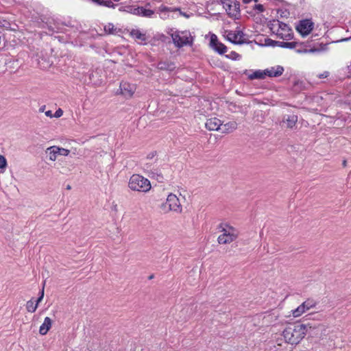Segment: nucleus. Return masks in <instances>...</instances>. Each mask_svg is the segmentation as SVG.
<instances>
[{
	"instance_id": "obj_15",
	"label": "nucleus",
	"mask_w": 351,
	"mask_h": 351,
	"mask_svg": "<svg viewBox=\"0 0 351 351\" xmlns=\"http://www.w3.org/2000/svg\"><path fill=\"white\" fill-rule=\"evenodd\" d=\"M244 74H245L248 79L250 80H255V79H265L266 77L265 75V70H256V71H248L245 70L244 71Z\"/></svg>"
},
{
	"instance_id": "obj_27",
	"label": "nucleus",
	"mask_w": 351,
	"mask_h": 351,
	"mask_svg": "<svg viewBox=\"0 0 351 351\" xmlns=\"http://www.w3.org/2000/svg\"><path fill=\"white\" fill-rule=\"evenodd\" d=\"M278 46L282 47V48H289V49H293L296 48L298 43L297 42H277Z\"/></svg>"
},
{
	"instance_id": "obj_34",
	"label": "nucleus",
	"mask_w": 351,
	"mask_h": 351,
	"mask_svg": "<svg viewBox=\"0 0 351 351\" xmlns=\"http://www.w3.org/2000/svg\"><path fill=\"white\" fill-rule=\"evenodd\" d=\"M226 57L233 60H238L241 58V56L235 51H231L229 54L226 55Z\"/></svg>"
},
{
	"instance_id": "obj_31",
	"label": "nucleus",
	"mask_w": 351,
	"mask_h": 351,
	"mask_svg": "<svg viewBox=\"0 0 351 351\" xmlns=\"http://www.w3.org/2000/svg\"><path fill=\"white\" fill-rule=\"evenodd\" d=\"M104 31L110 34H113L116 33L117 28L112 23H108L104 27Z\"/></svg>"
},
{
	"instance_id": "obj_23",
	"label": "nucleus",
	"mask_w": 351,
	"mask_h": 351,
	"mask_svg": "<svg viewBox=\"0 0 351 351\" xmlns=\"http://www.w3.org/2000/svg\"><path fill=\"white\" fill-rule=\"evenodd\" d=\"M304 310L306 311L314 308L317 305V302L312 298H308L302 303Z\"/></svg>"
},
{
	"instance_id": "obj_8",
	"label": "nucleus",
	"mask_w": 351,
	"mask_h": 351,
	"mask_svg": "<svg viewBox=\"0 0 351 351\" xmlns=\"http://www.w3.org/2000/svg\"><path fill=\"white\" fill-rule=\"evenodd\" d=\"M313 28V23L308 20L305 19L300 21L296 27L297 31L302 36H305L308 35Z\"/></svg>"
},
{
	"instance_id": "obj_1",
	"label": "nucleus",
	"mask_w": 351,
	"mask_h": 351,
	"mask_svg": "<svg viewBox=\"0 0 351 351\" xmlns=\"http://www.w3.org/2000/svg\"><path fill=\"white\" fill-rule=\"evenodd\" d=\"M314 327L311 324L288 326L282 331V336L286 343L296 346L305 337L308 330Z\"/></svg>"
},
{
	"instance_id": "obj_17",
	"label": "nucleus",
	"mask_w": 351,
	"mask_h": 351,
	"mask_svg": "<svg viewBox=\"0 0 351 351\" xmlns=\"http://www.w3.org/2000/svg\"><path fill=\"white\" fill-rule=\"evenodd\" d=\"M319 51V49L315 47L308 48L307 45L303 43H298L296 47V52L299 53H317Z\"/></svg>"
},
{
	"instance_id": "obj_24",
	"label": "nucleus",
	"mask_w": 351,
	"mask_h": 351,
	"mask_svg": "<svg viewBox=\"0 0 351 351\" xmlns=\"http://www.w3.org/2000/svg\"><path fill=\"white\" fill-rule=\"evenodd\" d=\"M285 122L287 123V127L293 128L298 122V116L295 114L288 115L285 118Z\"/></svg>"
},
{
	"instance_id": "obj_13",
	"label": "nucleus",
	"mask_w": 351,
	"mask_h": 351,
	"mask_svg": "<svg viewBox=\"0 0 351 351\" xmlns=\"http://www.w3.org/2000/svg\"><path fill=\"white\" fill-rule=\"evenodd\" d=\"M133 14L145 18H153L155 12L152 10L138 6L136 8V10H133Z\"/></svg>"
},
{
	"instance_id": "obj_28",
	"label": "nucleus",
	"mask_w": 351,
	"mask_h": 351,
	"mask_svg": "<svg viewBox=\"0 0 351 351\" xmlns=\"http://www.w3.org/2000/svg\"><path fill=\"white\" fill-rule=\"evenodd\" d=\"M175 67L174 64L172 62H160L158 63V68L161 70L172 71Z\"/></svg>"
},
{
	"instance_id": "obj_7",
	"label": "nucleus",
	"mask_w": 351,
	"mask_h": 351,
	"mask_svg": "<svg viewBox=\"0 0 351 351\" xmlns=\"http://www.w3.org/2000/svg\"><path fill=\"white\" fill-rule=\"evenodd\" d=\"M243 33L239 30H234V31H226L224 33V36L226 38L234 43V44H242L244 43V38H243Z\"/></svg>"
},
{
	"instance_id": "obj_20",
	"label": "nucleus",
	"mask_w": 351,
	"mask_h": 351,
	"mask_svg": "<svg viewBox=\"0 0 351 351\" xmlns=\"http://www.w3.org/2000/svg\"><path fill=\"white\" fill-rule=\"evenodd\" d=\"M237 128V123L235 121H230L225 124H222L220 130L222 133H230L234 131Z\"/></svg>"
},
{
	"instance_id": "obj_9",
	"label": "nucleus",
	"mask_w": 351,
	"mask_h": 351,
	"mask_svg": "<svg viewBox=\"0 0 351 351\" xmlns=\"http://www.w3.org/2000/svg\"><path fill=\"white\" fill-rule=\"evenodd\" d=\"M210 47L219 54H223L227 51V47L218 40L217 36L212 34L210 39Z\"/></svg>"
},
{
	"instance_id": "obj_16",
	"label": "nucleus",
	"mask_w": 351,
	"mask_h": 351,
	"mask_svg": "<svg viewBox=\"0 0 351 351\" xmlns=\"http://www.w3.org/2000/svg\"><path fill=\"white\" fill-rule=\"evenodd\" d=\"M130 36L139 43H143L147 40L146 34L138 29H132L129 33Z\"/></svg>"
},
{
	"instance_id": "obj_25",
	"label": "nucleus",
	"mask_w": 351,
	"mask_h": 351,
	"mask_svg": "<svg viewBox=\"0 0 351 351\" xmlns=\"http://www.w3.org/2000/svg\"><path fill=\"white\" fill-rule=\"evenodd\" d=\"M291 315L294 318H298L306 313L302 304L299 305L296 308L291 311Z\"/></svg>"
},
{
	"instance_id": "obj_11",
	"label": "nucleus",
	"mask_w": 351,
	"mask_h": 351,
	"mask_svg": "<svg viewBox=\"0 0 351 351\" xmlns=\"http://www.w3.org/2000/svg\"><path fill=\"white\" fill-rule=\"evenodd\" d=\"M205 126L210 131H219L222 126V121L217 117H212L207 119Z\"/></svg>"
},
{
	"instance_id": "obj_5",
	"label": "nucleus",
	"mask_w": 351,
	"mask_h": 351,
	"mask_svg": "<svg viewBox=\"0 0 351 351\" xmlns=\"http://www.w3.org/2000/svg\"><path fill=\"white\" fill-rule=\"evenodd\" d=\"M173 42L177 47L193 44V37L189 31H175L171 34Z\"/></svg>"
},
{
	"instance_id": "obj_37",
	"label": "nucleus",
	"mask_w": 351,
	"mask_h": 351,
	"mask_svg": "<svg viewBox=\"0 0 351 351\" xmlns=\"http://www.w3.org/2000/svg\"><path fill=\"white\" fill-rule=\"evenodd\" d=\"M63 114V111L61 108H58L56 112L53 114V117L59 118L62 117Z\"/></svg>"
},
{
	"instance_id": "obj_14",
	"label": "nucleus",
	"mask_w": 351,
	"mask_h": 351,
	"mask_svg": "<svg viewBox=\"0 0 351 351\" xmlns=\"http://www.w3.org/2000/svg\"><path fill=\"white\" fill-rule=\"evenodd\" d=\"M293 36L291 29L283 23L278 33V38L283 40H290Z\"/></svg>"
},
{
	"instance_id": "obj_4",
	"label": "nucleus",
	"mask_w": 351,
	"mask_h": 351,
	"mask_svg": "<svg viewBox=\"0 0 351 351\" xmlns=\"http://www.w3.org/2000/svg\"><path fill=\"white\" fill-rule=\"evenodd\" d=\"M160 208L165 213L172 212L180 214L183 210L180 199L176 194L171 193L167 195L166 201L161 204Z\"/></svg>"
},
{
	"instance_id": "obj_45",
	"label": "nucleus",
	"mask_w": 351,
	"mask_h": 351,
	"mask_svg": "<svg viewBox=\"0 0 351 351\" xmlns=\"http://www.w3.org/2000/svg\"><path fill=\"white\" fill-rule=\"evenodd\" d=\"M348 38H346V39H343V40L346 41V40H348Z\"/></svg>"
},
{
	"instance_id": "obj_35",
	"label": "nucleus",
	"mask_w": 351,
	"mask_h": 351,
	"mask_svg": "<svg viewBox=\"0 0 351 351\" xmlns=\"http://www.w3.org/2000/svg\"><path fill=\"white\" fill-rule=\"evenodd\" d=\"M58 151L59 153V156H67L70 153V150L65 149V148L60 147L58 146Z\"/></svg>"
},
{
	"instance_id": "obj_32",
	"label": "nucleus",
	"mask_w": 351,
	"mask_h": 351,
	"mask_svg": "<svg viewBox=\"0 0 351 351\" xmlns=\"http://www.w3.org/2000/svg\"><path fill=\"white\" fill-rule=\"evenodd\" d=\"M8 166L7 160L4 156L0 155V169L5 171Z\"/></svg>"
},
{
	"instance_id": "obj_6",
	"label": "nucleus",
	"mask_w": 351,
	"mask_h": 351,
	"mask_svg": "<svg viewBox=\"0 0 351 351\" xmlns=\"http://www.w3.org/2000/svg\"><path fill=\"white\" fill-rule=\"evenodd\" d=\"M227 14L233 19H238L240 16V4L236 0H219Z\"/></svg>"
},
{
	"instance_id": "obj_2",
	"label": "nucleus",
	"mask_w": 351,
	"mask_h": 351,
	"mask_svg": "<svg viewBox=\"0 0 351 351\" xmlns=\"http://www.w3.org/2000/svg\"><path fill=\"white\" fill-rule=\"evenodd\" d=\"M218 230L221 234L217 237V242L220 245L230 244L235 241L239 236V230L227 222L219 223Z\"/></svg>"
},
{
	"instance_id": "obj_26",
	"label": "nucleus",
	"mask_w": 351,
	"mask_h": 351,
	"mask_svg": "<svg viewBox=\"0 0 351 351\" xmlns=\"http://www.w3.org/2000/svg\"><path fill=\"white\" fill-rule=\"evenodd\" d=\"M38 306V305L33 299L28 300L25 304L26 310L29 313H34L36 311Z\"/></svg>"
},
{
	"instance_id": "obj_21",
	"label": "nucleus",
	"mask_w": 351,
	"mask_h": 351,
	"mask_svg": "<svg viewBox=\"0 0 351 351\" xmlns=\"http://www.w3.org/2000/svg\"><path fill=\"white\" fill-rule=\"evenodd\" d=\"M46 154H47L49 160L53 162L55 161L59 156L58 146H51L48 147L46 149Z\"/></svg>"
},
{
	"instance_id": "obj_33",
	"label": "nucleus",
	"mask_w": 351,
	"mask_h": 351,
	"mask_svg": "<svg viewBox=\"0 0 351 351\" xmlns=\"http://www.w3.org/2000/svg\"><path fill=\"white\" fill-rule=\"evenodd\" d=\"M136 7L132 6V5L121 7V8H119V11H121V12H128V13H130V14H133V10H136Z\"/></svg>"
},
{
	"instance_id": "obj_10",
	"label": "nucleus",
	"mask_w": 351,
	"mask_h": 351,
	"mask_svg": "<svg viewBox=\"0 0 351 351\" xmlns=\"http://www.w3.org/2000/svg\"><path fill=\"white\" fill-rule=\"evenodd\" d=\"M121 94L126 97H132L136 90V86L128 82H121L120 84Z\"/></svg>"
},
{
	"instance_id": "obj_19",
	"label": "nucleus",
	"mask_w": 351,
	"mask_h": 351,
	"mask_svg": "<svg viewBox=\"0 0 351 351\" xmlns=\"http://www.w3.org/2000/svg\"><path fill=\"white\" fill-rule=\"evenodd\" d=\"M52 326V320L49 317H46L44 319L43 323L41 324L39 328V332L42 335H46Z\"/></svg>"
},
{
	"instance_id": "obj_36",
	"label": "nucleus",
	"mask_w": 351,
	"mask_h": 351,
	"mask_svg": "<svg viewBox=\"0 0 351 351\" xmlns=\"http://www.w3.org/2000/svg\"><path fill=\"white\" fill-rule=\"evenodd\" d=\"M255 13L258 14L264 11V7L261 4H255L253 7Z\"/></svg>"
},
{
	"instance_id": "obj_43",
	"label": "nucleus",
	"mask_w": 351,
	"mask_h": 351,
	"mask_svg": "<svg viewBox=\"0 0 351 351\" xmlns=\"http://www.w3.org/2000/svg\"><path fill=\"white\" fill-rule=\"evenodd\" d=\"M153 278H154V275H151L150 276H149V278H149V280H151V279H152Z\"/></svg>"
},
{
	"instance_id": "obj_38",
	"label": "nucleus",
	"mask_w": 351,
	"mask_h": 351,
	"mask_svg": "<svg viewBox=\"0 0 351 351\" xmlns=\"http://www.w3.org/2000/svg\"><path fill=\"white\" fill-rule=\"evenodd\" d=\"M43 297H44V288H43L42 291H40V296L38 297V298L35 300L36 303L38 305L40 304V302L43 300Z\"/></svg>"
},
{
	"instance_id": "obj_30",
	"label": "nucleus",
	"mask_w": 351,
	"mask_h": 351,
	"mask_svg": "<svg viewBox=\"0 0 351 351\" xmlns=\"http://www.w3.org/2000/svg\"><path fill=\"white\" fill-rule=\"evenodd\" d=\"M148 176L152 178L156 179L158 182H162L163 180V176L161 173H156L153 170L148 171Z\"/></svg>"
},
{
	"instance_id": "obj_18",
	"label": "nucleus",
	"mask_w": 351,
	"mask_h": 351,
	"mask_svg": "<svg viewBox=\"0 0 351 351\" xmlns=\"http://www.w3.org/2000/svg\"><path fill=\"white\" fill-rule=\"evenodd\" d=\"M177 10H180L178 8H169L165 5H160L158 8V12L160 14V16L162 19H166L169 17V12H176Z\"/></svg>"
},
{
	"instance_id": "obj_40",
	"label": "nucleus",
	"mask_w": 351,
	"mask_h": 351,
	"mask_svg": "<svg viewBox=\"0 0 351 351\" xmlns=\"http://www.w3.org/2000/svg\"><path fill=\"white\" fill-rule=\"evenodd\" d=\"M45 115L48 117H53V114L51 110H47L45 112Z\"/></svg>"
},
{
	"instance_id": "obj_39",
	"label": "nucleus",
	"mask_w": 351,
	"mask_h": 351,
	"mask_svg": "<svg viewBox=\"0 0 351 351\" xmlns=\"http://www.w3.org/2000/svg\"><path fill=\"white\" fill-rule=\"evenodd\" d=\"M329 75V73L328 71H325L323 73L319 75V78H325L327 77Z\"/></svg>"
},
{
	"instance_id": "obj_22",
	"label": "nucleus",
	"mask_w": 351,
	"mask_h": 351,
	"mask_svg": "<svg viewBox=\"0 0 351 351\" xmlns=\"http://www.w3.org/2000/svg\"><path fill=\"white\" fill-rule=\"evenodd\" d=\"M282 24L283 23L279 21L278 20H274L273 21H271L269 23L270 30L273 34H276L278 38L280 29L282 27Z\"/></svg>"
},
{
	"instance_id": "obj_42",
	"label": "nucleus",
	"mask_w": 351,
	"mask_h": 351,
	"mask_svg": "<svg viewBox=\"0 0 351 351\" xmlns=\"http://www.w3.org/2000/svg\"><path fill=\"white\" fill-rule=\"evenodd\" d=\"M346 164H347L346 160H343V167H346Z\"/></svg>"
},
{
	"instance_id": "obj_3",
	"label": "nucleus",
	"mask_w": 351,
	"mask_h": 351,
	"mask_svg": "<svg viewBox=\"0 0 351 351\" xmlns=\"http://www.w3.org/2000/svg\"><path fill=\"white\" fill-rule=\"evenodd\" d=\"M128 188L134 192L148 193L152 189L150 181L140 174H133L130 176L128 184Z\"/></svg>"
},
{
	"instance_id": "obj_44",
	"label": "nucleus",
	"mask_w": 351,
	"mask_h": 351,
	"mask_svg": "<svg viewBox=\"0 0 351 351\" xmlns=\"http://www.w3.org/2000/svg\"><path fill=\"white\" fill-rule=\"evenodd\" d=\"M71 189V186H67V189Z\"/></svg>"
},
{
	"instance_id": "obj_41",
	"label": "nucleus",
	"mask_w": 351,
	"mask_h": 351,
	"mask_svg": "<svg viewBox=\"0 0 351 351\" xmlns=\"http://www.w3.org/2000/svg\"><path fill=\"white\" fill-rule=\"evenodd\" d=\"M178 11L180 12V14L181 15H182V16H185V17H189V16H188L186 14L182 12L180 10H178Z\"/></svg>"
},
{
	"instance_id": "obj_29",
	"label": "nucleus",
	"mask_w": 351,
	"mask_h": 351,
	"mask_svg": "<svg viewBox=\"0 0 351 351\" xmlns=\"http://www.w3.org/2000/svg\"><path fill=\"white\" fill-rule=\"evenodd\" d=\"M93 2L97 3V5L106 6L108 8H114L115 7V5L111 1V0H92Z\"/></svg>"
},
{
	"instance_id": "obj_12",
	"label": "nucleus",
	"mask_w": 351,
	"mask_h": 351,
	"mask_svg": "<svg viewBox=\"0 0 351 351\" xmlns=\"http://www.w3.org/2000/svg\"><path fill=\"white\" fill-rule=\"evenodd\" d=\"M265 70V75L269 77H276L282 75L285 69L283 66L277 65L275 66H271L270 68H267Z\"/></svg>"
}]
</instances>
